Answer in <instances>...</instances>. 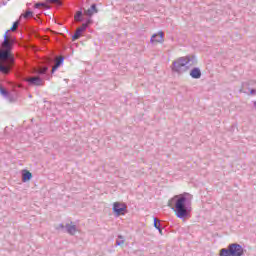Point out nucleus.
Listing matches in <instances>:
<instances>
[{
  "label": "nucleus",
  "mask_w": 256,
  "mask_h": 256,
  "mask_svg": "<svg viewBox=\"0 0 256 256\" xmlns=\"http://www.w3.org/2000/svg\"><path fill=\"white\" fill-rule=\"evenodd\" d=\"M2 50L0 51V73L2 75H9L11 69L15 67V56L12 55L13 40H9V30L4 34V40L1 44Z\"/></svg>",
  "instance_id": "f257e3e1"
},
{
  "label": "nucleus",
  "mask_w": 256,
  "mask_h": 256,
  "mask_svg": "<svg viewBox=\"0 0 256 256\" xmlns=\"http://www.w3.org/2000/svg\"><path fill=\"white\" fill-rule=\"evenodd\" d=\"M189 193L175 195L168 201V207H171L178 219H189L193 207L191 201L187 200Z\"/></svg>",
  "instance_id": "f03ea898"
},
{
  "label": "nucleus",
  "mask_w": 256,
  "mask_h": 256,
  "mask_svg": "<svg viewBox=\"0 0 256 256\" xmlns=\"http://www.w3.org/2000/svg\"><path fill=\"white\" fill-rule=\"evenodd\" d=\"M189 63L190 65H195V63H197L195 56L180 57L173 61L172 71H174V73H185V71H189Z\"/></svg>",
  "instance_id": "7ed1b4c3"
},
{
  "label": "nucleus",
  "mask_w": 256,
  "mask_h": 256,
  "mask_svg": "<svg viewBox=\"0 0 256 256\" xmlns=\"http://www.w3.org/2000/svg\"><path fill=\"white\" fill-rule=\"evenodd\" d=\"M245 255V249L243 246L237 243L229 244L227 248H222L219 252V256H243Z\"/></svg>",
  "instance_id": "20e7f679"
},
{
  "label": "nucleus",
  "mask_w": 256,
  "mask_h": 256,
  "mask_svg": "<svg viewBox=\"0 0 256 256\" xmlns=\"http://www.w3.org/2000/svg\"><path fill=\"white\" fill-rule=\"evenodd\" d=\"M93 23V19L88 18L86 21L81 25V27H78L72 36V41H77V39L81 38V35L87 31V27Z\"/></svg>",
  "instance_id": "39448f33"
},
{
  "label": "nucleus",
  "mask_w": 256,
  "mask_h": 256,
  "mask_svg": "<svg viewBox=\"0 0 256 256\" xmlns=\"http://www.w3.org/2000/svg\"><path fill=\"white\" fill-rule=\"evenodd\" d=\"M25 81L32 87H43V85L45 84V81H43V79L39 76L27 77Z\"/></svg>",
  "instance_id": "423d86ee"
},
{
  "label": "nucleus",
  "mask_w": 256,
  "mask_h": 256,
  "mask_svg": "<svg viewBox=\"0 0 256 256\" xmlns=\"http://www.w3.org/2000/svg\"><path fill=\"white\" fill-rule=\"evenodd\" d=\"M113 211L116 215H125L127 211V205L125 203L115 202L113 204Z\"/></svg>",
  "instance_id": "0eeeda50"
},
{
  "label": "nucleus",
  "mask_w": 256,
  "mask_h": 256,
  "mask_svg": "<svg viewBox=\"0 0 256 256\" xmlns=\"http://www.w3.org/2000/svg\"><path fill=\"white\" fill-rule=\"evenodd\" d=\"M165 41V33L163 31L158 32V34H153L150 43H163Z\"/></svg>",
  "instance_id": "6e6552de"
},
{
  "label": "nucleus",
  "mask_w": 256,
  "mask_h": 256,
  "mask_svg": "<svg viewBox=\"0 0 256 256\" xmlns=\"http://www.w3.org/2000/svg\"><path fill=\"white\" fill-rule=\"evenodd\" d=\"M95 13H99V10L97 9V4H92L88 10L84 11V14L87 15V17H93Z\"/></svg>",
  "instance_id": "1a4fd4ad"
},
{
  "label": "nucleus",
  "mask_w": 256,
  "mask_h": 256,
  "mask_svg": "<svg viewBox=\"0 0 256 256\" xmlns=\"http://www.w3.org/2000/svg\"><path fill=\"white\" fill-rule=\"evenodd\" d=\"M33 179V174L29 172V170L22 171V182L27 183V181H31Z\"/></svg>",
  "instance_id": "9d476101"
},
{
  "label": "nucleus",
  "mask_w": 256,
  "mask_h": 256,
  "mask_svg": "<svg viewBox=\"0 0 256 256\" xmlns=\"http://www.w3.org/2000/svg\"><path fill=\"white\" fill-rule=\"evenodd\" d=\"M190 77L192 79H201V69L195 67L190 71Z\"/></svg>",
  "instance_id": "9b49d317"
},
{
  "label": "nucleus",
  "mask_w": 256,
  "mask_h": 256,
  "mask_svg": "<svg viewBox=\"0 0 256 256\" xmlns=\"http://www.w3.org/2000/svg\"><path fill=\"white\" fill-rule=\"evenodd\" d=\"M0 95H3L5 99H9V101H13V96H11V93H9L7 89L2 87L1 84H0Z\"/></svg>",
  "instance_id": "f8f14e48"
},
{
  "label": "nucleus",
  "mask_w": 256,
  "mask_h": 256,
  "mask_svg": "<svg viewBox=\"0 0 256 256\" xmlns=\"http://www.w3.org/2000/svg\"><path fill=\"white\" fill-rule=\"evenodd\" d=\"M66 233L75 235L77 233V226L73 224H66Z\"/></svg>",
  "instance_id": "ddd939ff"
},
{
  "label": "nucleus",
  "mask_w": 256,
  "mask_h": 256,
  "mask_svg": "<svg viewBox=\"0 0 256 256\" xmlns=\"http://www.w3.org/2000/svg\"><path fill=\"white\" fill-rule=\"evenodd\" d=\"M74 19L76 23H83V21H85V17H83V11H77L74 15Z\"/></svg>",
  "instance_id": "4468645a"
},
{
  "label": "nucleus",
  "mask_w": 256,
  "mask_h": 256,
  "mask_svg": "<svg viewBox=\"0 0 256 256\" xmlns=\"http://www.w3.org/2000/svg\"><path fill=\"white\" fill-rule=\"evenodd\" d=\"M24 18V19H29V17H33V12L31 10H27L24 14H21L20 15V19L21 18Z\"/></svg>",
  "instance_id": "2eb2a0df"
},
{
  "label": "nucleus",
  "mask_w": 256,
  "mask_h": 256,
  "mask_svg": "<svg viewBox=\"0 0 256 256\" xmlns=\"http://www.w3.org/2000/svg\"><path fill=\"white\" fill-rule=\"evenodd\" d=\"M41 7H44V9H48L49 6L47 4H45L44 2H38L34 5L35 9H41Z\"/></svg>",
  "instance_id": "dca6fc26"
},
{
  "label": "nucleus",
  "mask_w": 256,
  "mask_h": 256,
  "mask_svg": "<svg viewBox=\"0 0 256 256\" xmlns=\"http://www.w3.org/2000/svg\"><path fill=\"white\" fill-rule=\"evenodd\" d=\"M65 61V57H60L56 63H55V69H59V67H61V65H63V62Z\"/></svg>",
  "instance_id": "f3484780"
},
{
  "label": "nucleus",
  "mask_w": 256,
  "mask_h": 256,
  "mask_svg": "<svg viewBox=\"0 0 256 256\" xmlns=\"http://www.w3.org/2000/svg\"><path fill=\"white\" fill-rule=\"evenodd\" d=\"M21 21L17 20L16 22L13 23L12 27L8 31H17V27H19Z\"/></svg>",
  "instance_id": "a211bd4d"
},
{
  "label": "nucleus",
  "mask_w": 256,
  "mask_h": 256,
  "mask_svg": "<svg viewBox=\"0 0 256 256\" xmlns=\"http://www.w3.org/2000/svg\"><path fill=\"white\" fill-rule=\"evenodd\" d=\"M48 71V68L47 67H43V68H40L37 73L38 75H45Z\"/></svg>",
  "instance_id": "6ab92c4d"
},
{
  "label": "nucleus",
  "mask_w": 256,
  "mask_h": 256,
  "mask_svg": "<svg viewBox=\"0 0 256 256\" xmlns=\"http://www.w3.org/2000/svg\"><path fill=\"white\" fill-rule=\"evenodd\" d=\"M154 227L155 229H159V227H161V221L157 218H154Z\"/></svg>",
  "instance_id": "aec40b11"
},
{
  "label": "nucleus",
  "mask_w": 256,
  "mask_h": 256,
  "mask_svg": "<svg viewBox=\"0 0 256 256\" xmlns=\"http://www.w3.org/2000/svg\"><path fill=\"white\" fill-rule=\"evenodd\" d=\"M118 239H121V240H117L116 245L119 246V245H123L125 243V239L123 238V236L119 235Z\"/></svg>",
  "instance_id": "412c9836"
},
{
  "label": "nucleus",
  "mask_w": 256,
  "mask_h": 256,
  "mask_svg": "<svg viewBox=\"0 0 256 256\" xmlns=\"http://www.w3.org/2000/svg\"><path fill=\"white\" fill-rule=\"evenodd\" d=\"M64 229H66V225L64 226L63 224H59L55 227L56 231H63Z\"/></svg>",
  "instance_id": "4be33fe9"
},
{
  "label": "nucleus",
  "mask_w": 256,
  "mask_h": 256,
  "mask_svg": "<svg viewBox=\"0 0 256 256\" xmlns=\"http://www.w3.org/2000/svg\"><path fill=\"white\" fill-rule=\"evenodd\" d=\"M156 229L159 231L160 235H163V228H161V226Z\"/></svg>",
  "instance_id": "5701e85b"
},
{
  "label": "nucleus",
  "mask_w": 256,
  "mask_h": 256,
  "mask_svg": "<svg viewBox=\"0 0 256 256\" xmlns=\"http://www.w3.org/2000/svg\"><path fill=\"white\" fill-rule=\"evenodd\" d=\"M156 229L159 231L160 235H163V228H161V226Z\"/></svg>",
  "instance_id": "b1692460"
},
{
  "label": "nucleus",
  "mask_w": 256,
  "mask_h": 256,
  "mask_svg": "<svg viewBox=\"0 0 256 256\" xmlns=\"http://www.w3.org/2000/svg\"><path fill=\"white\" fill-rule=\"evenodd\" d=\"M255 93H256V90H255V89H251V90H250V95H255Z\"/></svg>",
  "instance_id": "393cba45"
},
{
  "label": "nucleus",
  "mask_w": 256,
  "mask_h": 256,
  "mask_svg": "<svg viewBox=\"0 0 256 256\" xmlns=\"http://www.w3.org/2000/svg\"><path fill=\"white\" fill-rule=\"evenodd\" d=\"M49 3H57L59 0H47Z\"/></svg>",
  "instance_id": "a878e982"
},
{
  "label": "nucleus",
  "mask_w": 256,
  "mask_h": 256,
  "mask_svg": "<svg viewBox=\"0 0 256 256\" xmlns=\"http://www.w3.org/2000/svg\"><path fill=\"white\" fill-rule=\"evenodd\" d=\"M43 41H49V37L48 36H45L42 38Z\"/></svg>",
  "instance_id": "bb28decb"
},
{
  "label": "nucleus",
  "mask_w": 256,
  "mask_h": 256,
  "mask_svg": "<svg viewBox=\"0 0 256 256\" xmlns=\"http://www.w3.org/2000/svg\"><path fill=\"white\" fill-rule=\"evenodd\" d=\"M55 71H57V68H55V66L52 68V73H55Z\"/></svg>",
  "instance_id": "cd10ccee"
},
{
  "label": "nucleus",
  "mask_w": 256,
  "mask_h": 256,
  "mask_svg": "<svg viewBox=\"0 0 256 256\" xmlns=\"http://www.w3.org/2000/svg\"><path fill=\"white\" fill-rule=\"evenodd\" d=\"M253 104H254V107H255V109H256V101H254V103H253Z\"/></svg>",
  "instance_id": "c85d7f7f"
}]
</instances>
